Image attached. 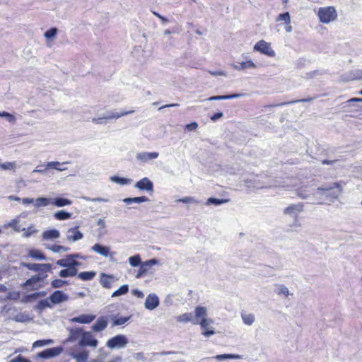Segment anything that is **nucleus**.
<instances>
[{
	"mask_svg": "<svg viewBox=\"0 0 362 362\" xmlns=\"http://www.w3.org/2000/svg\"><path fill=\"white\" fill-rule=\"evenodd\" d=\"M343 191L342 186L339 182H335L332 184L319 187L316 189V192L313 194V197L317 194L325 195L329 202H334L337 200Z\"/></svg>",
	"mask_w": 362,
	"mask_h": 362,
	"instance_id": "1",
	"label": "nucleus"
},
{
	"mask_svg": "<svg viewBox=\"0 0 362 362\" xmlns=\"http://www.w3.org/2000/svg\"><path fill=\"white\" fill-rule=\"evenodd\" d=\"M317 16L321 23H329L337 19V13L334 6L322 7L319 8Z\"/></svg>",
	"mask_w": 362,
	"mask_h": 362,
	"instance_id": "2",
	"label": "nucleus"
},
{
	"mask_svg": "<svg viewBox=\"0 0 362 362\" xmlns=\"http://www.w3.org/2000/svg\"><path fill=\"white\" fill-rule=\"evenodd\" d=\"M128 344V339L124 334H117L107 340L106 346L110 349H122Z\"/></svg>",
	"mask_w": 362,
	"mask_h": 362,
	"instance_id": "3",
	"label": "nucleus"
},
{
	"mask_svg": "<svg viewBox=\"0 0 362 362\" xmlns=\"http://www.w3.org/2000/svg\"><path fill=\"white\" fill-rule=\"evenodd\" d=\"M254 50L269 57H274L276 55L275 51L271 47V44L264 40L258 41L255 45Z\"/></svg>",
	"mask_w": 362,
	"mask_h": 362,
	"instance_id": "4",
	"label": "nucleus"
},
{
	"mask_svg": "<svg viewBox=\"0 0 362 362\" xmlns=\"http://www.w3.org/2000/svg\"><path fill=\"white\" fill-rule=\"evenodd\" d=\"M98 341L93 336L91 332L83 331L81 339L78 341V346L80 347L91 346L93 348L97 347Z\"/></svg>",
	"mask_w": 362,
	"mask_h": 362,
	"instance_id": "5",
	"label": "nucleus"
},
{
	"mask_svg": "<svg viewBox=\"0 0 362 362\" xmlns=\"http://www.w3.org/2000/svg\"><path fill=\"white\" fill-rule=\"evenodd\" d=\"M304 204L299 202L292 204L284 208L283 214L293 218H297L298 215L304 211Z\"/></svg>",
	"mask_w": 362,
	"mask_h": 362,
	"instance_id": "6",
	"label": "nucleus"
},
{
	"mask_svg": "<svg viewBox=\"0 0 362 362\" xmlns=\"http://www.w3.org/2000/svg\"><path fill=\"white\" fill-rule=\"evenodd\" d=\"M133 112H134V110L124 111V112H107L105 116L102 117H98V118H93L92 119V121H93V122H94L95 124H106L107 119H118L122 116H124V115L133 113Z\"/></svg>",
	"mask_w": 362,
	"mask_h": 362,
	"instance_id": "7",
	"label": "nucleus"
},
{
	"mask_svg": "<svg viewBox=\"0 0 362 362\" xmlns=\"http://www.w3.org/2000/svg\"><path fill=\"white\" fill-rule=\"evenodd\" d=\"M158 262L159 261L156 258H153L145 262H141V264L139 266V269L135 276L136 278L140 279L143 277L144 275L146 274V273L152 266L158 264Z\"/></svg>",
	"mask_w": 362,
	"mask_h": 362,
	"instance_id": "8",
	"label": "nucleus"
},
{
	"mask_svg": "<svg viewBox=\"0 0 362 362\" xmlns=\"http://www.w3.org/2000/svg\"><path fill=\"white\" fill-rule=\"evenodd\" d=\"M20 264L21 267H25L28 269L34 272H49L51 271L52 269V264L49 263L38 264L21 262Z\"/></svg>",
	"mask_w": 362,
	"mask_h": 362,
	"instance_id": "9",
	"label": "nucleus"
},
{
	"mask_svg": "<svg viewBox=\"0 0 362 362\" xmlns=\"http://www.w3.org/2000/svg\"><path fill=\"white\" fill-rule=\"evenodd\" d=\"M63 351L62 346L49 348L37 354V357L43 359H48L59 356Z\"/></svg>",
	"mask_w": 362,
	"mask_h": 362,
	"instance_id": "10",
	"label": "nucleus"
},
{
	"mask_svg": "<svg viewBox=\"0 0 362 362\" xmlns=\"http://www.w3.org/2000/svg\"><path fill=\"white\" fill-rule=\"evenodd\" d=\"M134 187L141 191H146L149 193L153 192V183L148 177H144L136 182Z\"/></svg>",
	"mask_w": 362,
	"mask_h": 362,
	"instance_id": "11",
	"label": "nucleus"
},
{
	"mask_svg": "<svg viewBox=\"0 0 362 362\" xmlns=\"http://www.w3.org/2000/svg\"><path fill=\"white\" fill-rule=\"evenodd\" d=\"M48 299L50 300L51 303L56 305L67 301L69 300V296L61 290H57L49 296Z\"/></svg>",
	"mask_w": 362,
	"mask_h": 362,
	"instance_id": "12",
	"label": "nucleus"
},
{
	"mask_svg": "<svg viewBox=\"0 0 362 362\" xmlns=\"http://www.w3.org/2000/svg\"><path fill=\"white\" fill-rule=\"evenodd\" d=\"M213 323V320L210 318H202L201 321L199 320V324L202 329V334L206 337H211L215 334L213 329H210L209 326Z\"/></svg>",
	"mask_w": 362,
	"mask_h": 362,
	"instance_id": "13",
	"label": "nucleus"
},
{
	"mask_svg": "<svg viewBox=\"0 0 362 362\" xmlns=\"http://www.w3.org/2000/svg\"><path fill=\"white\" fill-rule=\"evenodd\" d=\"M69 335L66 339V342H74L78 339H80L83 334V329L81 327H67Z\"/></svg>",
	"mask_w": 362,
	"mask_h": 362,
	"instance_id": "14",
	"label": "nucleus"
},
{
	"mask_svg": "<svg viewBox=\"0 0 362 362\" xmlns=\"http://www.w3.org/2000/svg\"><path fill=\"white\" fill-rule=\"evenodd\" d=\"M159 303L160 300L158 297L154 293H151L147 296L144 306L146 309L153 310L159 305Z\"/></svg>",
	"mask_w": 362,
	"mask_h": 362,
	"instance_id": "15",
	"label": "nucleus"
},
{
	"mask_svg": "<svg viewBox=\"0 0 362 362\" xmlns=\"http://www.w3.org/2000/svg\"><path fill=\"white\" fill-rule=\"evenodd\" d=\"M83 234L78 230V226L69 228L67 231L66 239L69 242H76L81 240Z\"/></svg>",
	"mask_w": 362,
	"mask_h": 362,
	"instance_id": "16",
	"label": "nucleus"
},
{
	"mask_svg": "<svg viewBox=\"0 0 362 362\" xmlns=\"http://www.w3.org/2000/svg\"><path fill=\"white\" fill-rule=\"evenodd\" d=\"M56 264L62 267L68 268H77V267L81 266V264L80 262H78L72 259H69L68 255H66L65 258L57 260Z\"/></svg>",
	"mask_w": 362,
	"mask_h": 362,
	"instance_id": "17",
	"label": "nucleus"
},
{
	"mask_svg": "<svg viewBox=\"0 0 362 362\" xmlns=\"http://www.w3.org/2000/svg\"><path fill=\"white\" fill-rule=\"evenodd\" d=\"M91 250L104 257H107V256H110V247L108 246L103 245L100 243L93 245L91 247Z\"/></svg>",
	"mask_w": 362,
	"mask_h": 362,
	"instance_id": "18",
	"label": "nucleus"
},
{
	"mask_svg": "<svg viewBox=\"0 0 362 362\" xmlns=\"http://www.w3.org/2000/svg\"><path fill=\"white\" fill-rule=\"evenodd\" d=\"M95 318L94 315H86L83 314L77 317L69 319L71 322H78L81 324H89Z\"/></svg>",
	"mask_w": 362,
	"mask_h": 362,
	"instance_id": "19",
	"label": "nucleus"
},
{
	"mask_svg": "<svg viewBox=\"0 0 362 362\" xmlns=\"http://www.w3.org/2000/svg\"><path fill=\"white\" fill-rule=\"evenodd\" d=\"M107 326V320L106 317H100L97 319L93 325L91 329L94 332H101L104 330Z\"/></svg>",
	"mask_w": 362,
	"mask_h": 362,
	"instance_id": "20",
	"label": "nucleus"
},
{
	"mask_svg": "<svg viewBox=\"0 0 362 362\" xmlns=\"http://www.w3.org/2000/svg\"><path fill=\"white\" fill-rule=\"evenodd\" d=\"M158 152H141L136 154V158L144 163L156 159L158 157Z\"/></svg>",
	"mask_w": 362,
	"mask_h": 362,
	"instance_id": "21",
	"label": "nucleus"
},
{
	"mask_svg": "<svg viewBox=\"0 0 362 362\" xmlns=\"http://www.w3.org/2000/svg\"><path fill=\"white\" fill-rule=\"evenodd\" d=\"M177 321L180 322H192L193 325H198L199 320H197L196 317L191 313H184L177 317Z\"/></svg>",
	"mask_w": 362,
	"mask_h": 362,
	"instance_id": "22",
	"label": "nucleus"
},
{
	"mask_svg": "<svg viewBox=\"0 0 362 362\" xmlns=\"http://www.w3.org/2000/svg\"><path fill=\"white\" fill-rule=\"evenodd\" d=\"M70 356L76 361V362H87L88 358V351L83 350L78 353L72 352Z\"/></svg>",
	"mask_w": 362,
	"mask_h": 362,
	"instance_id": "23",
	"label": "nucleus"
},
{
	"mask_svg": "<svg viewBox=\"0 0 362 362\" xmlns=\"http://www.w3.org/2000/svg\"><path fill=\"white\" fill-rule=\"evenodd\" d=\"M46 276H47V275L43 276L41 274H35V275L31 276L30 278H29L28 279H27L25 281V282L23 284V287L30 286L35 284L42 281Z\"/></svg>",
	"mask_w": 362,
	"mask_h": 362,
	"instance_id": "24",
	"label": "nucleus"
},
{
	"mask_svg": "<svg viewBox=\"0 0 362 362\" xmlns=\"http://www.w3.org/2000/svg\"><path fill=\"white\" fill-rule=\"evenodd\" d=\"M122 201L126 204L129 205L133 203L140 204V203H143V202H149L150 200L147 197L141 196V197L124 198Z\"/></svg>",
	"mask_w": 362,
	"mask_h": 362,
	"instance_id": "25",
	"label": "nucleus"
},
{
	"mask_svg": "<svg viewBox=\"0 0 362 362\" xmlns=\"http://www.w3.org/2000/svg\"><path fill=\"white\" fill-rule=\"evenodd\" d=\"M243 95V94L240 93H234L230 95H214L206 98L205 100L207 101H214V100H228V99H233L238 98Z\"/></svg>",
	"mask_w": 362,
	"mask_h": 362,
	"instance_id": "26",
	"label": "nucleus"
},
{
	"mask_svg": "<svg viewBox=\"0 0 362 362\" xmlns=\"http://www.w3.org/2000/svg\"><path fill=\"white\" fill-rule=\"evenodd\" d=\"M65 269H62L59 272V276L61 278H67V277H72L75 276L78 274V269L77 268H68L64 267Z\"/></svg>",
	"mask_w": 362,
	"mask_h": 362,
	"instance_id": "27",
	"label": "nucleus"
},
{
	"mask_svg": "<svg viewBox=\"0 0 362 362\" xmlns=\"http://www.w3.org/2000/svg\"><path fill=\"white\" fill-rule=\"evenodd\" d=\"M232 66H233L234 69H235L236 70H239V71L243 70L245 69L256 68L255 64L254 62H252L251 60H248V61L243 62H238L237 64H233Z\"/></svg>",
	"mask_w": 362,
	"mask_h": 362,
	"instance_id": "28",
	"label": "nucleus"
},
{
	"mask_svg": "<svg viewBox=\"0 0 362 362\" xmlns=\"http://www.w3.org/2000/svg\"><path fill=\"white\" fill-rule=\"evenodd\" d=\"M315 98H317V96L310 97V98H303V99H299V100H291V101H288V102H284V103L277 104V105H265L264 107L267 108V107L281 106V105H284L294 104V103H298L310 102V101H313V100H315Z\"/></svg>",
	"mask_w": 362,
	"mask_h": 362,
	"instance_id": "29",
	"label": "nucleus"
},
{
	"mask_svg": "<svg viewBox=\"0 0 362 362\" xmlns=\"http://www.w3.org/2000/svg\"><path fill=\"white\" fill-rule=\"evenodd\" d=\"M60 233L57 229H50L45 230L42 233V238L44 240H52L59 238Z\"/></svg>",
	"mask_w": 362,
	"mask_h": 362,
	"instance_id": "30",
	"label": "nucleus"
},
{
	"mask_svg": "<svg viewBox=\"0 0 362 362\" xmlns=\"http://www.w3.org/2000/svg\"><path fill=\"white\" fill-rule=\"evenodd\" d=\"M113 279L112 275H108L105 273L100 274V283L103 286V287L105 288H110L112 287V284L110 279Z\"/></svg>",
	"mask_w": 362,
	"mask_h": 362,
	"instance_id": "31",
	"label": "nucleus"
},
{
	"mask_svg": "<svg viewBox=\"0 0 362 362\" xmlns=\"http://www.w3.org/2000/svg\"><path fill=\"white\" fill-rule=\"evenodd\" d=\"M275 290L274 292L279 296H284L285 297L288 296L289 295H292L288 288L284 284H275L274 285Z\"/></svg>",
	"mask_w": 362,
	"mask_h": 362,
	"instance_id": "32",
	"label": "nucleus"
},
{
	"mask_svg": "<svg viewBox=\"0 0 362 362\" xmlns=\"http://www.w3.org/2000/svg\"><path fill=\"white\" fill-rule=\"evenodd\" d=\"M28 256L32 257L33 259H37V260H47L46 256L44 255V253L37 249H31L28 252Z\"/></svg>",
	"mask_w": 362,
	"mask_h": 362,
	"instance_id": "33",
	"label": "nucleus"
},
{
	"mask_svg": "<svg viewBox=\"0 0 362 362\" xmlns=\"http://www.w3.org/2000/svg\"><path fill=\"white\" fill-rule=\"evenodd\" d=\"M51 203L58 207H62L64 206L71 205L72 202L69 199H66V198H63V197H56L54 199H52Z\"/></svg>",
	"mask_w": 362,
	"mask_h": 362,
	"instance_id": "34",
	"label": "nucleus"
},
{
	"mask_svg": "<svg viewBox=\"0 0 362 362\" xmlns=\"http://www.w3.org/2000/svg\"><path fill=\"white\" fill-rule=\"evenodd\" d=\"M110 180L112 182H115V183L120 185H129L132 182V180H131V179L121 177L117 175H114V176L110 177Z\"/></svg>",
	"mask_w": 362,
	"mask_h": 362,
	"instance_id": "35",
	"label": "nucleus"
},
{
	"mask_svg": "<svg viewBox=\"0 0 362 362\" xmlns=\"http://www.w3.org/2000/svg\"><path fill=\"white\" fill-rule=\"evenodd\" d=\"M214 358L218 361H223L226 359H242L243 356L239 354H224L216 355Z\"/></svg>",
	"mask_w": 362,
	"mask_h": 362,
	"instance_id": "36",
	"label": "nucleus"
},
{
	"mask_svg": "<svg viewBox=\"0 0 362 362\" xmlns=\"http://www.w3.org/2000/svg\"><path fill=\"white\" fill-rule=\"evenodd\" d=\"M52 202L51 198L47 197H39L34 202V205L37 208L47 206Z\"/></svg>",
	"mask_w": 362,
	"mask_h": 362,
	"instance_id": "37",
	"label": "nucleus"
},
{
	"mask_svg": "<svg viewBox=\"0 0 362 362\" xmlns=\"http://www.w3.org/2000/svg\"><path fill=\"white\" fill-rule=\"evenodd\" d=\"M96 275L94 271L82 272L78 274V277L83 281H90Z\"/></svg>",
	"mask_w": 362,
	"mask_h": 362,
	"instance_id": "38",
	"label": "nucleus"
},
{
	"mask_svg": "<svg viewBox=\"0 0 362 362\" xmlns=\"http://www.w3.org/2000/svg\"><path fill=\"white\" fill-rule=\"evenodd\" d=\"M241 317L243 319V322L246 325H252L255 320V315L252 313H241Z\"/></svg>",
	"mask_w": 362,
	"mask_h": 362,
	"instance_id": "39",
	"label": "nucleus"
},
{
	"mask_svg": "<svg viewBox=\"0 0 362 362\" xmlns=\"http://www.w3.org/2000/svg\"><path fill=\"white\" fill-rule=\"evenodd\" d=\"M71 214L64 210H60L54 214V217L57 220H67L70 218Z\"/></svg>",
	"mask_w": 362,
	"mask_h": 362,
	"instance_id": "40",
	"label": "nucleus"
},
{
	"mask_svg": "<svg viewBox=\"0 0 362 362\" xmlns=\"http://www.w3.org/2000/svg\"><path fill=\"white\" fill-rule=\"evenodd\" d=\"M128 291H129V286L127 284H124L122 286H120L118 289L112 293L111 297H112V298L118 297V296H120L127 293Z\"/></svg>",
	"mask_w": 362,
	"mask_h": 362,
	"instance_id": "41",
	"label": "nucleus"
},
{
	"mask_svg": "<svg viewBox=\"0 0 362 362\" xmlns=\"http://www.w3.org/2000/svg\"><path fill=\"white\" fill-rule=\"evenodd\" d=\"M228 201H229V199H218V198H215V197H210L207 199V201L206 202V205L213 204L215 206H218V205L225 204V203L228 202Z\"/></svg>",
	"mask_w": 362,
	"mask_h": 362,
	"instance_id": "42",
	"label": "nucleus"
},
{
	"mask_svg": "<svg viewBox=\"0 0 362 362\" xmlns=\"http://www.w3.org/2000/svg\"><path fill=\"white\" fill-rule=\"evenodd\" d=\"M194 314H195V315L194 316V317H196L197 320H199V318H201V317L206 318L205 316L207 314L206 308L204 307H202V306H197L195 308Z\"/></svg>",
	"mask_w": 362,
	"mask_h": 362,
	"instance_id": "43",
	"label": "nucleus"
},
{
	"mask_svg": "<svg viewBox=\"0 0 362 362\" xmlns=\"http://www.w3.org/2000/svg\"><path fill=\"white\" fill-rule=\"evenodd\" d=\"M130 318H131V316L120 317H113L112 318V326L122 325L125 324L127 322H128Z\"/></svg>",
	"mask_w": 362,
	"mask_h": 362,
	"instance_id": "44",
	"label": "nucleus"
},
{
	"mask_svg": "<svg viewBox=\"0 0 362 362\" xmlns=\"http://www.w3.org/2000/svg\"><path fill=\"white\" fill-rule=\"evenodd\" d=\"M19 221L18 219H13L6 224V226L12 228L16 232H21V230H25V228H21L18 224Z\"/></svg>",
	"mask_w": 362,
	"mask_h": 362,
	"instance_id": "45",
	"label": "nucleus"
},
{
	"mask_svg": "<svg viewBox=\"0 0 362 362\" xmlns=\"http://www.w3.org/2000/svg\"><path fill=\"white\" fill-rule=\"evenodd\" d=\"M67 163H60L58 161H51V162H47V164H46V167L47 168H54V169H56L59 171H63L64 170H66V168H61L60 166L62 165H65Z\"/></svg>",
	"mask_w": 362,
	"mask_h": 362,
	"instance_id": "46",
	"label": "nucleus"
},
{
	"mask_svg": "<svg viewBox=\"0 0 362 362\" xmlns=\"http://www.w3.org/2000/svg\"><path fill=\"white\" fill-rule=\"evenodd\" d=\"M49 299H43L38 301L35 309L40 312L42 311L47 308H51V303L48 301Z\"/></svg>",
	"mask_w": 362,
	"mask_h": 362,
	"instance_id": "47",
	"label": "nucleus"
},
{
	"mask_svg": "<svg viewBox=\"0 0 362 362\" xmlns=\"http://www.w3.org/2000/svg\"><path fill=\"white\" fill-rule=\"evenodd\" d=\"M128 262L132 267H139L142 261L139 255H135L129 257Z\"/></svg>",
	"mask_w": 362,
	"mask_h": 362,
	"instance_id": "48",
	"label": "nucleus"
},
{
	"mask_svg": "<svg viewBox=\"0 0 362 362\" xmlns=\"http://www.w3.org/2000/svg\"><path fill=\"white\" fill-rule=\"evenodd\" d=\"M47 248L53 252H67L70 250L69 247L63 246V245H53L52 246H47Z\"/></svg>",
	"mask_w": 362,
	"mask_h": 362,
	"instance_id": "49",
	"label": "nucleus"
},
{
	"mask_svg": "<svg viewBox=\"0 0 362 362\" xmlns=\"http://www.w3.org/2000/svg\"><path fill=\"white\" fill-rule=\"evenodd\" d=\"M24 233L23 234V238H29L38 232L37 229H35L33 226H29L25 230H23Z\"/></svg>",
	"mask_w": 362,
	"mask_h": 362,
	"instance_id": "50",
	"label": "nucleus"
},
{
	"mask_svg": "<svg viewBox=\"0 0 362 362\" xmlns=\"http://www.w3.org/2000/svg\"><path fill=\"white\" fill-rule=\"evenodd\" d=\"M68 282L62 279H54L51 282V286L54 288H59L62 287L64 285L67 284Z\"/></svg>",
	"mask_w": 362,
	"mask_h": 362,
	"instance_id": "51",
	"label": "nucleus"
},
{
	"mask_svg": "<svg viewBox=\"0 0 362 362\" xmlns=\"http://www.w3.org/2000/svg\"><path fill=\"white\" fill-rule=\"evenodd\" d=\"M57 33V28H51L44 33V37L47 39L54 38Z\"/></svg>",
	"mask_w": 362,
	"mask_h": 362,
	"instance_id": "52",
	"label": "nucleus"
},
{
	"mask_svg": "<svg viewBox=\"0 0 362 362\" xmlns=\"http://www.w3.org/2000/svg\"><path fill=\"white\" fill-rule=\"evenodd\" d=\"M177 202L185 203V204L192 203V204H196L201 203V201H197L192 197H185L178 199Z\"/></svg>",
	"mask_w": 362,
	"mask_h": 362,
	"instance_id": "53",
	"label": "nucleus"
},
{
	"mask_svg": "<svg viewBox=\"0 0 362 362\" xmlns=\"http://www.w3.org/2000/svg\"><path fill=\"white\" fill-rule=\"evenodd\" d=\"M277 21H284L285 24H288V23H291L290 14L288 12H285L283 13H280L277 17Z\"/></svg>",
	"mask_w": 362,
	"mask_h": 362,
	"instance_id": "54",
	"label": "nucleus"
},
{
	"mask_svg": "<svg viewBox=\"0 0 362 362\" xmlns=\"http://www.w3.org/2000/svg\"><path fill=\"white\" fill-rule=\"evenodd\" d=\"M350 80H362V70H355L351 72Z\"/></svg>",
	"mask_w": 362,
	"mask_h": 362,
	"instance_id": "55",
	"label": "nucleus"
},
{
	"mask_svg": "<svg viewBox=\"0 0 362 362\" xmlns=\"http://www.w3.org/2000/svg\"><path fill=\"white\" fill-rule=\"evenodd\" d=\"M0 117H6L7 120L11 123H14L16 122V117L14 115L7 112H1Z\"/></svg>",
	"mask_w": 362,
	"mask_h": 362,
	"instance_id": "56",
	"label": "nucleus"
},
{
	"mask_svg": "<svg viewBox=\"0 0 362 362\" xmlns=\"http://www.w3.org/2000/svg\"><path fill=\"white\" fill-rule=\"evenodd\" d=\"M16 163L13 162H6L0 164V168L3 170H12L15 168Z\"/></svg>",
	"mask_w": 362,
	"mask_h": 362,
	"instance_id": "57",
	"label": "nucleus"
},
{
	"mask_svg": "<svg viewBox=\"0 0 362 362\" xmlns=\"http://www.w3.org/2000/svg\"><path fill=\"white\" fill-rule=\"evenodd\" d=\"M296 194H297V196H298L299 198L303 199H308V198L309 197V196H310L308 194H307V193L305 192V190H304V189H298L297 190Z\"/></svg>",
	"mask_w": 362,
	"mask_h": 362,
	"instance_id": "58",
	"label": "nucleus"
},
{
	"mask_svg": "<svg viewBox=\"0 0 362 362\" xmlns=\"http://www.w3.org/2000/svg\"><path fill=\"white\" fill-rule=\"evenodd\" d=\"M83 199L86 201L92 202H107L109 200L107 199H104L101 197H95V198H90V197H83Z\"/></svg>",
	"mask_w": 362,
	"mask_h": 362,
	"instance_id": "59",
	"label": "nucleus"
},
{
	"mask_svg": "<svg viewBox=\"0 0 362 362\" xmlns=\"http://www.w3.org/2000/svg\"><path fill=\"white\" fill-rule=\"evenodd\" d=\"M8 362H31L30 360L27 359L26 358L23 357L21 355H18L16 358L10 360Z\"/></svg>",
	"mask_w": 362,
	"mask_h": 362,
	"instance_id": "60",
	"label": "nucleus"
},
{
	"mask_svg": "<svg viewBox=\"0 0 362 362\" xmlns=\"http://www.w3.org/2000/svg\"><path fill=\"white\" fill-rule=\"evenodd\" d=\"M133 358L136 361H146V357L143 352H138V353L134 354L133 355Z\"/></svg>",
	"mask_w": 362,
	"mask_h": 362,
	"instance_id": "61",
	"label": "nucleus"
},
{
	"mask_svg": "<svg viewBox=\"0 0 362 362\" xmlns=\"http://www.w3.org/2000/svg\"><path fill=\"white\" fill-rule=\"evenodd\" d=\"M198 127V124L196 122H191L189 124H186L185 129L189 131H193L197 129Z\"/></svg>",
	"mask_w": 362,
	"mask_h": 362,
	"instance_id": "62",
	"label": "nucleus"
},
{
	"mask_svg": "<svg viewBox=\"0 0 362 362\" xmlns=\"http://www.w3.org/2000/svg\"><path fill=\"white\" fill-rule=\"evenodd\" d=\"M45 346L44 339H40V340L35 341L33 344V349L37 348V347H41V346Z\"/></svg>",
	"mask_w": 362,
	"mask_h": 362,
	"instance_id": "63",
	"label": "nucleus"
},
{
	"mask_svg": "<svg viewBox=\"0 0 362 362\" xmlns=\"http://www.w3.org/2000/svg\"><path fill=\"white\" fill-rule=\"evenodd\" d=\"M223 116V114L222 112H218L214 113L212 116H211L210 119L212 121L215 122V121L219 119L220 118H221Z\"/></svg>",
	"mask_w": 362,
	"mask_h": 362,
	"instance_id": "64",
	"label": "nucleus"
}]
</instances>
